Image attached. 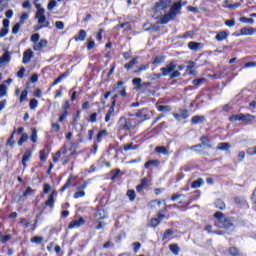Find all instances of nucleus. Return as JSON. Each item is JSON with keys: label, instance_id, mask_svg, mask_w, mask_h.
I'll return each mask as SVG.
<instances>
[{"label": "nucleus", "instance_id": "13d9d810", "mask_svg": "<svg viewBox=\"0 0 256 256\" xmlns=\"http://www.w3.org/2000/svg\"><path fill=\"white\" fill-rule=\"evenodd\" d=\"M160 27H159V24H151V31L150 33H155L157 31H160Z\"/></svg>", "mask_w": 256, "mask_h": 256}, {"label": "nucleus", "instance_id": "f8f14e48", "mask_svg": "<svg viewBox=\"0 0 256 256\" xmlns=\"http://www.w3.org/2000/svg\"><path fill=\"white\" fill-rule=\"evenodd\" d=\"M117 85L118 86L115 88V91L118 93V95H121V97H127V92L125 91V86H123V81H119Z\"/></svg>", "mask_w": 256, "mask_h": 256}, {"label": "nucleus", "instance_id": "c03bdc74", "mask_svg": "<svg viewBox=\"0 0 256 256\" xmlns=\"http://www.w3.org/2000/svg\"><path fill=\"white\" fill-rule=\"evenodd\" d=\"M11 239H12L11 234H8V235H3V234H2L1 243L5 244V243H7V241H11Z\"/></svg>", "mask_w": 256, "mask_h": 256}, {"label": "nucleus", "instance_id": "0e129e2a", "mask_svg": "<svg viewBox=\"0 0 256 256\" xmlns=\"http://www.w3.org/2000/svg\"><path fill=\"white\" fill-rule=\"evenodd\" d=\"M229 121H241V114L231 116Z\"/></svg>", "mask_w": 256, "mask_h": 256}, {"label": "nucleus", "instance_id": "79ce46f5", "mask_svg": "<svg viewBox=\"0 0 256 256\" xmlns=\"http://www.w3.org/2000/svg\"><path fill=\"white\" fill-rule=\"evenodd\" d=\"M54 7H57V1L51 0L48 4V11H53Z\"/></svg>", "mask_w": 256, "mask_h": 256}, {"label": "nucleus", "instance_id": "2eb2a0df", "mask_svg": "<svg viewBox=\"0 0 256 256\" xmlns=\"http://www.w3.org/2000/svg\"><path fill=\"white\" fill-rule=\"evenodd\" d=\"M111 117H115V106H110L107 111L105 115V123H109L111 121Z\"/></svg>", "mask_w": 256, "mask_h": 256}, {"label": "nucleus", "instance_id": "3c124183", "mask_svg": "<svg viewBox=\"0 0 256 256\" xmlns=\"http://www.w3.org/2000/svg\"><path fill=\"white\" fill-rule=\"evenodd\" d=\"M101 219H103V217L96 221V229H103V227H105V223L102 222Z\"/></svg>", "mask_w": 256, "mask_h": 256}, {"label": "nucleus", "instance_id": "ddd939ff", "mask_svg": "<svg viewBox=\"0 0 256 256\" xmlns=\"http://www.w3.org/2000/svg\"><path fill=\"white\" fill-rule=\"evenodd\" d=\"M11 61V53L6 51L2 57H0V67H3L5 63H9Z\"/></svg>", "mask_w": 256, "mask_h": 256}, {"label": "nucleus", "instance_id": "c9c22d12", "mask_svg": "<svg viewBox=\"0 0 256 256\" xmlns=\"http://www.w3.org/2000/svg\"><path fill=\"white\" fill-rule=\"evenodd\" d=\"M23 24L21 23V22H18V23H16L14 26H13V28H12V33H13V35H17V33H19V29H21V26H22Z\"/></svg>", "mask_w": 256, "mask_h": 256}, {"label": "nucleus", "instance_id": "a19ab883", "mask_svg": "<svg viewBox=\"0 0 256 256\" xmlns=\"http://www.w3.org/2000/svg\"><path fill=\"white\" fill-rule=\"evenodd\" d=\"M246 153L247 155H250V156L256 155V146L248 148Z\"/></svg>", "mask_w": 256, "mask_h": 256}, {"label": "nucleus", "instance_id": "c85d7f7f", "mask_svg": "<svg viewBox=\"0 0 256 256\" xmlns=\"http://www.w3.org/2000/svg\"><path fill=\"white\" fill-rule=\"evenodd\" d=\"M157 109L161 113H167V112L171 111V106H169V105H165V106L159 105V106H157Z\"/></svg>", "mask_w": 256, "mask_h": 256}, {"label": "nucleus", "instance_id": "a211bd4d", "mask_svg": "<svg viewBox=\"0 0 256 256\" xmlns=\"http://www.w3.org/2000/svg\"><path fill=\"white\" fill-rule=\"evenodd\" d=\"M253 119H256V116H253L251 114H240V121H243L244 123L253 121Z\"/></svg>", "mask_w": 256, "mask_h": 256}, {"label": "nucleus", "instance_id": "20e7f679", "mask_svg": "<svg viewBox=\"0 0 256 256\" xmlns=\"http://www.w3.org/2000/svg\"><path fill=\"white\" fill-rule=\"evenodd\" d=\"M180 9H181V3L179 2L174 3L170 12L166 13L163 17L160 18V24L167 25L169 21H173V19L177 17V11H180Z\"/></svg>", "mask_w": 256, "mask_h": 256}, {"label": "nucleus", "instance_id": "bb28decb", "mask_svg": "<svg viewBox=\"0 0 256 256\" xmlns=\"http://www.w3.org/2000/svg\"><path fill=\"white\" fill-rule=\"evenodd\" d=\"M137 149V145H135L133 142H130L126 145H124V151H135Z\"/></svg>", "mask_w": 256, "mask_h": 256}, {"label": "nucleus", "instance_id": "423d86ee", "mask_svg": "<svg viewBox=\"0 0 256 256\" xmlns=\"http://www.w3.org/2000/svg\"><path fill=\"white\" fill-rule=\"evenodd\" d=\"M200 141L202 144H197V145H194V146H191L190 149L191 151H197V153H201V151L197 150V149H201V147H205L206 149H211V144H209V137L207 136H202L200 138Z\"/></svg>", "mask_w": 256, "mask_h": 256}, {"label": "nucleus", "instance_id": "393cba45", "mask_svg": "<svg viewBox=\"0 0 256 256\" xmlns=\"http://www.w3.org/2000/svg\"><path fill=\"white\" fill-rule=\"evenodd\" d=\"M85 37H87V32L85 30H80L78 37L75 38V41H85Z\"/></svg>", "mask_w": 256, "mask_h": 256}, {"label": "nucleus", "instance_id": "58836bf2", "mask_svg": "<svg viewBox=\"0 0 256 256\" xmlns=\"http://www.w3.org/2000/svg\"><path fill=\"white\" fill-rule=\"evenodd\" d=\"M41 38V35L39 33H35L31 36V42L35 44L38 43L39 39Z\"/></svg>", "mask_w": 256, "mask_h": 256}, {"label": "nucleus", "instance_id": "7c9ffc66", "mask_svg": "<svg viewBox=\"0 0 256 256\" xmlns=\"http://www.w3.org/2000/svg\"><path fill=\"white\" fill-rule=\"evenodd\" d=\"M28 139H29V136L27 135V133H22V136L18 141L19 147H21V145H23V143H26V141H28Z\"/></svg>", "mask_w": 256, "mask_h": 256}, {"label": "nucleus", "instance_id": "4d7b16f0", "mask_svg": "<svg viewBox=\"0 0 256 256\" xmlns=\"http://www.w3.org/2000/svg\"><path fill=\"white\" fill-rule=\"evenodd\" d=\"M27 19H29V14L23 13L20 17V22L19 23H21L23 25V23H25V21H27Z\"/></svg>", "mask_w": 256, "mask_h": 256}, {"label": "nucleus", "instance_id": "2f4dec72", "mask_svg": "<svg viewBox=\"0 0 256 256\" xmlns=\"http://www.w3.org/2000/svg\"><path fill=\"white\" fill-rule=\"evenodd\" d=\"M43 241H44V238L41 236H36L31 239V243H35L36 245H41Z\"/></svg>", "mask_w": 256, "mask_h": 256}, {"label": "nucleus", "instance_id": "6e6d98bb", "mask_svg": "<svg viewBox=\"0 0 256 256\" xmlns=\"http://www.w3.org/2000/svg\"><path fill=\"white\" fill-rule=\"evenodd\" d=\"M147 69H149V64H142L138 70L136 71V73H141V71H147Z\"/></svg>", "mask_w": 256, "mask_h": 256}, {"label": "nucleus", "instance_id": "5fc2aeb1", "mask_svg": "<svg viewBox=\"0 0 256 256\" xmlns=\"http://www.w3.org/2000/svg\"><path fill=\"white\" fill-rule=\"evenodd\" d=\"M106 134H107V130L100 131L97 134V141H98V143H101V138L104 137V135H106Z\"/></svg>", "mask_w": 256, "mask_h": 256}, {"label": "nucleus", "instance_id": "774afa93", "mask_svg": "<svg viewBox=\"0 0 256 256\" xmlns=\"http://www.w3.org/2000/svg\"><path fill=\"white\" fill-rule=\"evenodd\" d=\"M143 29H144V31H150L151 32V23H145L144 25H143Z\"/></svg>", "mask_w": 256, "mask_h": 256}, {"label": "nucleus", "instance_id": "aec40b11", "mask_svg": "<svg viewBox=\"0 0 256 256\" xmlns=\"http://www.w3.org/2000/svg\"><path fill=\"white\" fill-rule=\"evenodd\" d=\"M224 8L225 9H230V10H234V9H237V8H239V6L241 5V2H237V3H235V4H229V0H226V1H224Z\"/></svg>", "mask_w": 256, "mask_h": 256}, {"label": "nucleus", "instance_id": "412c9836", "mask_svg": "<svg viewBox=\"0 0 256 256\" xmlns=\"http://www.w3.org/2000/svg\"><path fill=\"white\" fill-rule=\"evenodd\" d=\"M147 181H148L147 178H143L141 180V184L136 187V191L138 193H142L143 189H147Z\"/></svg>", "mask_w": 256, "mask_h": 256}, {"label": "nucleus", "instance_id": "69168bd1", "mask_svg": "<svg viewBox=\"0 0 256 256\" xmlns=\"http://www.w3.org/2000/svg\"><path fill=\"white\" fill-rule=\"evenodd\" d=\"M71 187V178L67 180V182L62 187V191H65L66 189H69Z\"/></svg>", "mask_w": 256, "mask_h": 256}, {"label": "nucleus", "instance_id": "b1692460", "mask_svg": "<svg viewBox=\"0 0 256 256\" xmlns=\"http://www.w3.org/2000/svg\"><path fill=\"white\" fill-rule=\"evenodd\" d=\"M191 121L194 125H197L199 123H203V121H205V116H194V117H192Z\"/></svg>", "mask_w": 256, "mask_h": 256}, {"label": "nucleus", "instance_id": "cd10ccee", "mask_svg": "<svg viewBox=\"0 0 256 256\" xmlns=\"http://www.w3.org/2000/svg\"><path fill=\"white\" fill-rule=\"evenodd\" d=\"M203 183H204L203 179L200 178V179L192 182L191 187H192V189H199V187H201V185H203Z\"/></svg>", "mask_w": 256, "mask_h": 256}, {"label": "nucleus", "instance_id": "8fccbe9b", "mask_svg": "<svg viewBox=\"0 0 256 256\" xmlns=\"http://www.w3.org/2000/svg\"><path fill=\"white\" fill-rule=\"evenodd\" d=\"M127 195L130 199V201H135V190H128Z\"/></svg>", "mask_w": 256, "mask_h": 256}, {"label": "nucleus", "instance_id": "ea45409f", "mask_svg": "<svg viewBox=\"0 0 256 256\" xmlns=\"http://www.w3.org/2000/svg\"><path fill=\"white\" fill-rule=\"evenodd\" d=\"M83 197H85V191L83 190H78V192L74 194V199H81Z\"/></svg>", "mask_w": 256, "mask_h": 256}, {"label": "nucleus", "instance_id": "4c0bfd02", "mask_svg": "<svg viewBox=\"0 0 256 256\" xmlns=\"http://www.w3.org/2000/svg\"><path fill=\"white\" fill-rule=\"evenodd\" d=\"M171 235H173V230L167 229L163 234L162 240L165 241V239H169Z\"/></svg>", "mask_w": 256, "mask_h": 256}, {"label": "nucleus", "instance_id": "338daca9", "mask_svg": "<svg viewBox=\"0 0 256 256\" xmlns=\"http://www.w3.org/2000/svg\"><path fill=\"white\" fill-rule=\"evenodd\" d=\"M49 191H51V185H49L48 183H45L44 188H43V192L44 193H49Z\"/></svg>", "mask_w": 256, "mask_h": 256}, {"label": "nucleus", "instance_id": "37998d69", "mask_svg": "<svg viewBox=\"0 0 256 256\" xmlns=\"http://www.w3.org/2000/svg\"><path fill=\"white\" fill-rule=\"evenodd\" d=\"M9 34V28H2L0 30V38L7 37Z\"/></svg>", "mask_w": 256, "mask_h": 256}, {"label": "nucleus", "instance_id": "9b49d317", "mask_svg": "<svg viewBox=\"0 0 256 256\" xmlns=\"http://www.w3.org/2000/svg\"><path fill=\"white\" fill-rule=\"evenodd\" d=\"M47 39H41L39 42L33 45L34 51H43L47 47Z\"/></svg>", "mask_w": 256, "mask_h": 256}, {"label": "nucleus", "instance_id": "39448f33", "mask_svg": "<svg viewBox=\"0 0 256 256\" xmlns=\"http://www.w3.org/2000/svg\"><path fill=\"white\" fill-rule=\"evenodd\" d=\"M35 19H38V29H43L50 25L49 20H47V17L45 16V10L36 12Z\"/></svg>", "mask_w": 256, "mask_h": 256}, {"label": "nucleus", "instance_id": "f3484780", "mask_svg": "<svg viewBox=\"0 0 256 256\" xmlns=\"http://www.w3.org/2000/svg\"><path fill=\"white\" fill-rule=\"evenodd\" d=\"M216 149L218 151H229V149H231V143L229 142L219 143Z\"/></svg>", "mask_w": 256, "mask_h": 256}, {"label": "nucleus", "instance_id": "680f3d73", "mask_svg": "<svg viewBox=\"0 0 256 256\" xmlns=\"http://www.w3.org/2000/svg\"><path fill=\"white\" fill-rule=\"evenodd\" d=\"M25 75V67H22L18 72H17V77L19 79H23V76Z\"/></svg>", "mask_w": 256, "mask_h": 256}, {"label": "nucleus", "instance_id": "473e14b6", "mask_svg": "<svg viewBox=\"0 0 256 256\" xmlns=\"http://www.w3.org/2000/svg\"><path fill=\"white\" fill-rule=\"evenodd\" d=\"M239 21L241 23H248L249 25H253L255 23V20H253V18H247V17H241Z\"/></svg>", "mask_w": 256, "mask_h": 256}, {"label": "nucleus", "instance_id": "f704fd0d", "mask_svg": "<svg viewBox=\"0 0 256 256\" xmlns=\"http://www.w3.org/2000/svg\"><path fill=\"white\" fill-rule=\"evenodd\" d=\"M137 57L131 60L129 63L125 64L124 67L125 69H131L133 66L137 65Z\"/></svg>", "mask_w": 256, "mask_h": 256}, {"label": "nucleus", "instance_id": "bf43d9fd", "mask_svg": "<svg viewBox=\"0 0 256 256\" xmlns=\"http://www.w3.org/2000/svg\"><path fill=\"white\" fill-rule=\"evenodd\" d=\"M27 100V90L22 91L20 95V103H23V101Z\"/></svg>", "mask_w": 256, "mask_h": 256}, {"label": "nucleus", "instance_id": "9d476101", "mask_svg": "<svg viewBox=\"0 0 256 256\" xmlns=\"http://www.w3.org/2000/svg\"><path fill=\"white\" fill-rule=\"evenodd\" d=\"M82 225H85V219L81 217L78 220L70 222L68 229H77L78 227H82Z\"/></svg>", "mask_w": 256, "mask_h": 256}, {"label": "nucleus", "instance_id": "5701e85b", "mask_svg": "<svg viewBox=\"0 0 256 256\" xmlns=\"http://www.w3.org/2000/svg\"><path fill=\"white\" fill-rule=\"evenodd\" d=\"M169 249L173 255H179V252L181 251V248L177 244H170Z\"/></svg>", "mask_w": 256, "mask_h": 256}, {"label": "nucleus", "instance_id": "de8ad7c7", "mask_svg": "<svg viewBox=\"0 0 256 256\" xmlns=\"http://www.w3.org/2000/svg\"><path fill=\"white\" fill-rule=\"evenodd\" d=\"M66 75L65 74H61L54 82L52 85H59V83H61V81H63L65 79Z\"/></svg>", "mask_w": 256, "mask_h": 256}, {"label": "nucleus", "instance_id": "864d4df0", "mask_svg": "<svg viewBox=\"0 0 256 256\" xmlns=\"http://www.w3.org/2000/svg\"><path fill=\"white\" fill-rule=\"evenodd\" d=\"M37 105H39V102H37V99H32L30 101V109H37Z\"/></svg>", "mask_w": 256, "mask_h": 256}, {"label": "nucleus", "instance_id": "0eeeda50", "mask_svg": "<svg viewBox=\"0 0 256 256\" xmlns=\"http://www.w3.org/2000/svg\"><path fill=\"white\" fill-rule=\"evenodd\" d=\"M118 125L121 129L125 131H131L133 129V122L131 119L127 120L125 117H121L118 121Z\"/></svg>", "mask_w": 256, "mask_h": 256}, {"label": "nucleus", "instance_id": "052dcab7", "mask_svg": "<svg viewBox=\"0 0 256 256\" xmlns=\"http://www.w3.org/2000/svg\"><path fill=\"white\" fill-rule=\"evenodd\" d=\"M40 161H43V163L47 161V155L45 154V150L40 151Z\"/></svg>", "mask_w": 256, "mask_h": 256}, {"label": "nucleus", "instance_id": "c756f323", "mask_svg": "<svg viewBox=\"0 0 256 256\" xmlns=\"http://www.w3.org/2000/svg\"><path fill=\"white\" fill-rule=\"evenodd\" d=\"M215 207L217 209H220L221 211H223V209H225V202H223V200H221V199H218L215 202Z\"/></svg>", "mask_w": 256, "mask_h": 256}, {"label": "nucleus", "instance_id": "6ab92c4d", "mask_svg": "<svg viewBox=\"0 0 256 256\" xmlns=\"http://www.w3.org/2000/svg\"><path fill=\"white\" fill-rule=\"evenodd\" d=\"M227 37H229V32L221 31L216 35L215 39H216V41H225V39H227Z\"/></svg>", "mask_w": 256, "mask_h": 256}, {"label": "nucleus", "instance_id": "09e8293b", "mask_svg": "<svg viewBox=\"0 0 256 256\" xmlns=\"http://www.w3.org/2000/svg\"><path fill=\"white\" fill-rule=\"evenodd\" d=\"M229 253L232 256H239V249H237L236 247H232L230 248Z\"/></svg>", "mask_w": 256, "mask_h": 256}, {"label": "nucleus", "instance_id": "a18cd8bd", "mask_svg": "<svg viewBox=\"0 0 256 256\" xmlns=\"http://www.w3.org/2000/svg\"><path fill=\"white\" fill-rule=\"evenodd\" d=\"M32 143H37V129H32V137H31Z\"/></svg>", "mask_w": 256, "mask_h": 256}, {"label": "nucleus", "instance_id": "72a5a7b5", "mask_svg": "<svg viewBox=\"0 0 256 256\" xmlns=\"http://www.w3.org/2000/svg\"><path fill=\"white\" fill-rule=\"evenodd\" d=\"M0 97H7V86L5 84L0 85Z\"/></svg>", "mask_w": 256, "mask_h": 256}, {"label": "nucleus", "instance_id": "7ed1b4c3", "mask_svg": "<svg viewBox=\"0 0 256 256\" xmlns=\"http://www.w3.org/2000/svg\"><path fill=\"white\" fill-rule=\"evenodd\" d=\"M214 217L217 219V227L224 229H231V227H233V220L231 218L225 217L223 212H216Z\"/></svg>", "mask_w": 256, "mask_h": 256}, {"label": "nucleus", "instance_id": "f03ea898", "mask_svg": "<svg viewBox=\"0 0 256 256\" xmlns=\"http://www.w3.org/2000/svg\"><path fill=\"white\" fill-rule=\"evenodd\" d=\"M167 9H169V0H160L156 3L153 17L158 20V23H161V17Z\"/></svg>", "mask_w": 256, "mask_h": 256}, {"label": "nucleus", "instance_id": "e433bc0d", "mask_svg": "<svg viewBox=\"0 0 256 256\" xmlns=\"http://www.w3.org/2000/svg\"><path fill=\"white\" fill-rule=\"evenodd\" d=\"M32 154L31 151L26 150V152L23 155L22 161H26L27 163H29V159H31Z\"/></svg>", "mask_w": 256, "mask_h": 256}, {"label": "nucleus", "instance_id": "e2e57ef3", "mask_svg": "<svg viewBox=\"0 0 256 256\" xmlns=\"http://www.w3.org/2000/svg\"><path fill=\"white\" fill-rule=\"evenodd\" d=\"M159 223H161L159 221V219L158 218H154V219L151 220L150 225H151V227H157V225H159Z\"/></svg>", "mask_w": 256, "mask_h": 256}, {"label": "nucleus", "instance_id": "1a4fd4ad", "mask_svg": "<svg viewBox=\"0 0 256 256\" xmlns=\"http://www.w3.org/2000/svg\"><path fill=\"white\" fill-rule=\"evenodd\" d=\"M134 116L138 117V119H141V121H149L151 119V116L147 114V109L140 110Z\"/></svg>", "mask_w": 256, "mask_h": 256}, {"label": "nucleus", "instance_id": "f257e3e1", "mask_svg": "<svg viewBox=\"0 0 256 256\" xmlns=\"http://www.w3.org/2000/svg\"><path fill=\"white\" fill-rule=\"evenodd\" d=\"M185 69L184 66L177 65L176 63L172 62L167 64L165 67L161 68L163 77H170L171 79H177V77H181V72Z\"/></svg>", "mask_w": 256, "mask_h": 256}, {"label": "nucleus", "instance_id": "dca6fc26", "mask_svg": "<svg viewBox=\"0 0 256 256\" xmlns=\"http://www.w3.org/2000/svg\"><path fill=\"white\" fill-rule=\"evenodd\" d=\"M188 47L191 49V51H201L203 44L199 42H189Z\"/></svg>", "mask_w": 256, "mask_h": 256}, {"label": "nucleus", "instance_id": "6e6552de", "mask_svg": "<svg viewBox=\"0 0 256 256\" xmlns=\"http://www.w3.org/2000/svg\"><path fill=\"white\" fill-rule=\"evenodd\" d=\"M33 57H34L33 50L27 49L23 54L22 62L24 63V65H27V63H31V59H33Z\"/></svg>", "mask_w": 256, "mask_h": 256}, {"label": "nucleus", "instance_id": "a878e982", "mask_svg": "<svg viewBox=\"0 0 256 256\" xmlns=\"http://www.w3.org/2000/svg\"><path fill=\"white\" fill-rule=\"evenodd\" d=\"M157 153H162V155H169V150L165 146H158L155 148Z\"/></svg>", "mask_w": 256, "mask_h": 256}, {"label": "nucleus", "instance_id": "4be33fe9", "mask_svg": "<svg viewBox=\"0 0 256 256\" xmlns=\"http://www.w3.org/2000/svg\"><path fill=\"white\" fill-rule=\"evenodd\" d=\"M255 33V29L251 27H244L240 30V35H253Z\"/></svg>", "mask_w": 256, "mask_h": 256}, {"label": "nucleus", "instance_id": "49530a36", "mask_svg": "<svg viewBox=\"0 0 256 256\" xmlns=\"http://www.w3.org/2000/svg\"><path fill=\"white\" fill-rule=\"evenodd\" d=\"M33 193H35V190H33V188L31 187H28L23 193V197H28V195H33Z\"/></svg>", "mask_w": 256, "mask_h": 256}, {"label": "nucleus", "instance_id": "4468645a", "mask_svg": "<svg viewBox=\"0 0 256 256\" xmlns=\"http://www.w3.org/2000/svg\"><path fill=\"white\" fill-rule=\"evenodd\" d=\"M55 195H57V192L55 191L49 195L48 200L45 202L46 207L53 209V206L55 205Z\"/></svg>", "mask_w": 256, "mask_h": 256}, {"label": "nucleus", "instance_id": "603ef678", "mask_svg": "<svg viewBox=\"0 0 256 256\" xmlns=\"http://www.w3.org/2000/svg\"><path fill=\"white\" fill-rule=\"evenodd\" d=\"M55 27L58 28L60 31H63V29H65V23L57 21L55 22Z\"/></svg>", "mask_w": 256, "mask_h": 256}]
</instances>
